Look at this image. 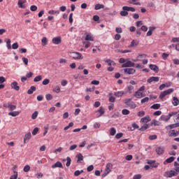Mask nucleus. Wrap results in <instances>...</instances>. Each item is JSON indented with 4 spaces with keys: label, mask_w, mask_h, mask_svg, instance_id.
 Returning a JSON list of instances; mask_svg holds the SVG:
<instances>
[{
    "label": "nucleus",
    "mask_w": 179,
    "mask_h": 179,
    "mask_svg": "<svg viewBox=\"0 0 179 179\" xmlns=\"http://www.w3.org/2000/svg\"><path fill=\"white\" fill-rule=\"evenodd\" d=\"M150 121V116H145L141 119V122H142L143 124V127H141L139 129V131H146L149 128V124H148V122Z\"/></svg>",
    "instance_id": "obj_1"
},
{
    "label": "nucleus",
    "mask_w": 179,
    "mask_h": 179,
    "mask_svg": "<svg viewBox=\"0 0 179 179\" xmlns=\"http://www.w3.org/2000/svg\"><path fill=\"white\" fill-rule=\"evenodd\" d=\"M177 114H178V112L173 111V112L169 113L168 115H161L159 120L164 121V122H169L171 117H174V115H177Z\"/></svg>",
    "instance_id": "obj_2"
},
{
    "label": "nucleus",
    "mask_w": 179,
    "mask_h": 179,
    "mask_svg": "<svg viewBox=\"0 0 179 179\" xmlns=\"http://www.w3.org/2000/svg\"><path fill=\"white\" fill-rule=\"evenodd\" d=\"M71 58L73 59H83V55L78 52H70Z\"/></svg>",
    "instance_id": "obj_3"
},
{
    "label": "nucleus",
    "mask_w": 179,
    "mask_h": 179,
    "mask_svg": "<svg viewBox=\"0 0 179 179\" xmlns=\"http://www.w3.org/2000/svg\"><path fill=\"white\" fill-rule=\"evenodd\" d=\"M124 104L129 107H131V108H136V104L132 101V99H124Z\"/></svg>",
    "instance_id": "obj_4"
},
{
    "label": "nucleus",
    "mask_w": 179,
    "mask_h": 179,
    "mask_svg": "<svg viewBox=\"0 0 179 179\" xmlns=\"http://www.w3.org/2000/svg\"><path fill=\"white\" fill-rule=\"evenodd\" d=\"M177 174L178 173L176 172V171L171 170L164 173V177L166 178H171V177H176Z\"/></svg>",
    "instance_id": "obj_5"
},
{
    "label": "nucleus",
    "mask_w": 179,
    "mask_h": 179,
    "mask_svg": "<svg viewBox=\"0 0 179 179\" xmlns=\"http://www.w3.org/2000/svg\"><path fill=\"white\" fill-rule=\"evenodd\" d=\"M165 150L166 148H164V146H157L155 149V152L159 156H162V155H164Z\"/></svg>",
    "instance_id": "obj_6"
},
{
    "label": "nucleus",
    "mask_w": 179,
    "mask_h": 179,
    "mask_svg": "<svg viewBox=\"0 0 179 179\" xmlns=\"http://www.w3.org/2000/svg\"><path fill=\"white\" fill-rule=\"evenodd\" d=\"M147 163L152 167V169H157L159 167V163H157L156 161L148 159Z\"/></svg>",
    "instance_id": "obj_7"
},
{
    "label": "nucleus",
    "mask_w": 179,
    "mask_h": 179,
    "mask_svg": "<svg viewBox=\"0 0 179 179\" xmlns=\"http://www.w3.org/2000/svg\"><path fill=\"white\" fill-rule=\"evenodd\" d=\"M135 66V63L126 60V62L122 65V68H131L132 66Z\"/></svg>",
    "instance_id": "obj_8"
},
{
    "label": "nucleus",
    "mask_w": 179,
    "mask_h": 179,
    "mask_svg": "<svg viewBox=\"0 0 179 179\" xmlns=\"http://www.w3.org/2000/svg\"><path fill=\"white\" fill-rule=\"evenodd\" d=\"M111 169H113V164L111 163L107 164L106 168V173L103 174V177H106L107 174H109L111 172Z\"/></svg>",
    "instance_id": "obj_9"
},
{
    "label": "nucleus",
    "mask_w": 179,
    "mask_h": 179,
    "mask_svg": "<svg viewBox=\"0 0 179 179\" xmlns=\"http://www.w3.org/2000/svg\"><path fill=\"white\" fill-rule=\"evenodd\" d=\"M11 89L19 92L20 90V87L18 85L17 81H14L10 84Z\"/></svg>",
    "instance_id": "obj_10"
},
{
    "label": "nucleus",
    "mask_w": 179,
    "mask_h": 179,
    "mask_svg": "<svg viewBox=\"0 0 179 179\" xmlns=\"http://www.w3.org/2000/svg\"><path fill=\"white\" fill-rule=\"evenodd\" d=\"M85 35V41H94V37L92 34L86 32Z\"/></svg>",
    "instance_id": "obj_11"
},
{
    "label": "nucleus",
    "mask_w": 179,
    "mask_h": 179,
    "mask_svg": "<svg viewBox=\"0 0 179 179\" xmlns=\"http://www.w3.org/2000/svg\"><path fill=\"white\" fill-rule=\"evenodd\" d=\"M124 72L127 75H134V73H135L136 71L134 69L129 68V69H124Z\"/></svg>",
    "instance_id": "obj_12"
},
{
    "label": "nucleus",
    "mask_w": 179,
    "mask_h": 179,
    "mask_svg": "<svg viewBox=\"0 0 179 179\" xmlns=\"http://www.w3.org/2000/svg\"><path fill=\"white\" fill-rule=\"evenodd\" d=\"M134 97H136V99H141L142 97H145V94L141 91H136L134 94Z\"/></svg>",
    "instance_id": "obj_13"
},
{
    "label": "nucleus",
    "mask_w": 179,
    "mask_h": 179,
    "mask_svg": "<svg viewBox=\"0 0 179 179\" xmlns=\"http://www.w3.org/2000/svg\"><path fill=\"white\" fill-rule=\"evenodd\" d=\"M160 78L159 77H150L147 80L148 83H152V82H159Z\"/></svg>",
    "instance_id": "obj_14"
},
{
    "label": "nucleus",
    "mask_w": 179,
    "mask_h": 179,
    "mask_svg": "<svg viewBox=\"0 0 179 179\" xmlns=\"http://www.w3.org/2000/svg\"><path fill=\"white\" fill-rule=\"evenodd\" d=\"M52 42L53 43V44H56V45L61 44L62 43L61 37L58 36V37L53 38L52 40Z\"/></svg>",
    "instance_id": "obj_15"
},
{
    "label": "nucleus",
    "mask_w": 179,
    "mask_h": 179,
    "mask_svg": "<svg viewBox=\"0 0 179 179\" xmlns=\"http://www.w3.org/2000/svg\"><path fill=\"white\" fill-rule=\"evenodd\" d=\"M149 68L150 69H151V71H154L155 73H157L159 72V67L155 64H150Z\"/></svg>",
    "instance_id": "obj_16"
},
{
    "label": "nucleus",
    "mask_w": 179,
    "mask_h": 179,
    "mask_svg": "<svg viewBox=\"0 0 179 179\" xmlns=\"http://www.w3.org/2000/svg\"><path fill=\"white\" fill-rule=\"evenodd\" d=\"M57 167L59 169H64V166L60 162H57L55 164L52 165V169H57Z\"/></svg>",
    "instance_id": "obj_17"
},
{
    "label": "nucleus",
    "mask_w": 179,
    "mask_h": 179,
    "mask_svg": "<svg viewBox=\"0 0 179 179\" xmlns=\"http://www.w3.org/2000/svg\"><path fill=\"white\" fill-rule=\"evenodd\" d=\"M31 139V133L29 132L24 135V143H27V141Z\"/></svg>",
    "instance_id": "obj_18"
},
{
    "label": "nucleus",
    "mask_w": 179,
    "mask_h": 179,
    "mask_svg": "<svg viewBox=\"0 0 179 179\" xmlns=\"http://www.w3.org/2000/svg\"><path fill=\"white\" fill-rule=\"evenodd\" d=\"M122 10H126L127 12H135V8L124 6L122 7Z\"/></svg>",
    "instance_id": "obj_19"
},
{
    "label": "nucleus",
    "mask_w": 179,
    "mask_h": 179,
    "mask_svg": "<svg viewBox=\"0 0 179 179\" xmlns=\"http://www.w3.org/2000/svg\"><path fill=\"white\" fill-rule=\"evenodd\" d=\"M178 127H179V123L169 124L166 127V129H167V131H169L170 129H173V128H177Z\"/></svg>",
    "instance_id": "obj_20"
},
{
    "label": "nucleus",
    "mask_w": 179,
    "mask_h": 179,
    "mask_svg": "<svg viewBox=\"0 0 179 179\" xmlns=\"http://www.w3.org/2000/svg\"><path fill=\"white\" fill-rule=\"evenodd\" d=\"M98 113H99V115H98L96 117L99 118L101 117L106 113V110H104V108L103 106H101L99 109L98 110Z\"/></svg>",
    "instance_id": "obj_21"
},
{
    "label": "nucleus",
    "mask_w": 179,
    "mask_h": 179,
    "mask_svg": "<svg viewBox=\"0 0 179 179\" xmlns=\"http://www.w3.org/2000/svg\"><path fill=\"white\" fill-rule=\"evenodd\" d=\"M23 3H26V0H18L17 5L19 8H21L22 9H24V5Z\"/></svg>",
    "instance_id": "obj_22"
},
{
    "label": "nucleus",
    "mask_w": 179,
    "mask_h": 179,
    "mask_svg": "<svg viewBox=\"0 0 179 179\" xmlns=\"http://www.w3.org/2000/svg\"><path fill=\"white\" fill-rule=\"evenodd\" d=\"M94 9H95V10H99L100 9H104V5L97 3V4L95 5Z\"/></svg>",
    "instance_id": "obj_23"
},
{
    "label": "nucleus",
    "mask_w": 179,
    "mask_h": 179,
    "mask_svg": "<svg viewBox=\"0 0 179 179\" xmlns=\"http://www.w3.org/2000/svg\"><path fill=\"white\" fill-rule=\"evenodd\" d=\"M124 94L125 93L122 91H118L114 93V96H115L116 97H122V96H124Z\"/></svg>",
    "instance_id": "obj_24"
},
{
    "label": "nucleus",
    "mask_w": 179,
    "mask_h": 179,
    "mask_svg": "<svg viewBox=\"0 0 179 179\" xmlns=\"http://www.w3.org/2000/svg\"><path fill=\"white\" fill-rule=\"evenodd\" d=\"M169 136H178V131H176V130H171L169 134Z\"/></svg>",
    "instance_id": "obj_25"
},
{
    "label": "nucleus",
    "mask_w": 179,
    "mask_h": 179,
    "mask_svg": "<svg viewBox=\"0 0 179 179\" xmlns=\"http://www.w3.org/2000/svg\"><path fill=\"white\" fill-rule=\"evenodd\" d=\"M172 104H173V106H178V104H179L178 98H177L176 96H173V97Z\"/></svg>",
    "instance_id": "obj_26"
},
{
    "label": "nucleus",
    "mask_w": 179,
    "mask_h": 179,
    "mask_svg": "<svg viewBox=\"0 0 179 179\" xmlns=\"http://www.w3.org/2000/svg\"><path fill=\"white\" fill-rule=\"evenodd\" d=\"M161 107L160 103H155L150 106L152 110H159Z\"/></svg>",
    "instance_id": "obj_27"
},
{
    "label": "nucleus",
    "mask_w": 179,
    "mask_h": 179,
    "mask_svg": "<svg viewBox=\"0 0 179 179\" xmlns=\"http://www.w3.org/2000/svg\"><path fill=\"white\" fill-rule=\"evenodd\" d=\"M117 134V130L115 129V127H111L110 129V136H114Z\"/></svg>",
    "instance_id": "obj_28"
},
{
    "label": "nucleus",
    "mask_w": 179,
    "mask_h": 179,
    "mask_svg": "<svg viewBox=\"0 0 179 179\" xmlns=\"http://www.w3.org/2000/svg\"><path fill=\"white\" fill-rule=\"evenodd\" d=\"M36 92V87L31 86L29 90H28L27 93L28 94H33Z\"/></svg>",
    "instance_id": "obj_29"
},
{
    "label": "nucleus",
    "mask_w": 179,
    "mask_h": 179,
    "mask_svg": "<svg viewBox=\"0 0 179 179\" xmlns=\"http://www.w3.org/2000/svg\"><path fill=\"white\" fill-rule=\"evenodd\" d=\"M20 113L19 111H13L8 113V115H11V117H17Z\"/></svg>",
    "instance_id": "obj_30"
},
{
    "label": "nucleus",
    "mask_w": 179,
    "mask_h": 179,
    "mask_svg": "<svg viewBox=\"0 0 179 179\" xmlns=\"http://www.w3.org/2000/svg\"><path fill=\"white\" fill-rule=\"evenodd\" d=\"M41 43H42V45L44 47L45 45H47V44H48V40L47 39L46 37H43L41 39Z\"/></svg>",
    "instance_id": "obj_31"
},
{
    "label": "nucleus",
    "mask_w": 179,
    "mask_h": 179,
    "mask_svg": "<svg viewBox=\"0 0 179 179\" xmlns=\"http://www.w3.org/2000/svg\"><path fill=\"white\" fill-rule=\"evenodd\" d=\"M105 62H106L109 66H114L115 65V62H114V61H112L111 59H106L105 61Z\"/></svg>",
    "instance_id": "obj_32"
},
{
    "label": "nucleus",
    "mask_w": 179,
    "mask_h": 179,
    "mask_svg": "<svg viewBox=\"0 0 179 179\" xmlns=\"http://www.w3.org/2000/svg\"><path fill=\"white\" fill-rule=\"evenodd\" d=\"M48 13L49 15H59V10H50Z\"/></svg>",
    "instance_id": "obj_33"
},
{
    "label": "nucleus",
    "mask_w": 179,
    "mask_h": 179,
    "mask_svg": "<svg viewBox=\"0 0 179 179\" xmlns=\"http://www.w3.org/2000/svg\"><path fill=\"white\" fill-rule=\"evenodd\" d=\"M41 80H43V76H37L34 78V82H40Z\"/></svg>",
    "instance_id": "obj_34"
},
{
    "label": "nucleus",
    "mask_w": 179,
    "mask_h": 179,
    "mask_svg": "<svg viewBox=\"0 0 179 179\" xmlns=\"http://www.w3.org/2000/svg\"><path fill=\"white\" fill-rule=\"evenodd\" d=\"M151 125H155V127H159V125H160V122L156 120H154L152 121Z\"/></svg>",
    "instance_id": "obj_35"
},
{
    "label": "nucleus",
    "mask_w": 179,
    "mask_h": 179,
    "mask_svg": "<svg viewBox=\"0 0 179 179\" xmlns=\"http://www.w3.org/2000/svg\"><path fill=\"white\" fill-rule=\"evenodd\" d=\"M148 139L150 141H155V140L157 139V135H156V134L150 135V136H149Z\"/></svg>",
    "instance_id": "obj_36"
},
{
    "label": "nucleus",
    "mask_w": 179,
    "mask_h": 179,
    "mask_svg": "<svg viewBox=\"0 0 179 179\" xmlns=\"http://www.w3.org/2000/svg\"><path fill=\"white\" fill-rule=\"evenodd\" d=\"M76 157L78 159V163H79V162H82V160H83V155H82L80 153L76 155Z\"/></svg>",
    "instance_id": "obj_37"
},
{
    "label": "nucleus",
    "mask_w": 179,
    "mask_h": 179,
    "mask_svg": "<svg viewBox=\"0 0 179 179\" xmlns=\"http://www.w3.org/2000/svg\"><path fill=\"white\" fill-rule=\"evenodd\" d=\"M176 158L174 157H169V158H167L166 159V163H173V162H174V159H175Z\"/></svg>",
    "instance_id": "obj_38"
},
{
    "label": "nucleus",
    "mask_w": 179,
    "mask_h": 179,
    "mask_svg": "<svg viewBox=\"0 0 179 179\" xmlns=\"http://www.w3.org/2000/svg\"><path fill=\"white\" fill-rule=\"evenodd\" d=\"M66 161H67V162L66 163V167H69V166H71V162H72V160L71 159V157H67Z\"/></svg>",
    "instance_id": "obj_39"
},
{
    "label": "nucleus",
    "mask_w": 179,
    "mask_h": 179,
    "mask_svg": "<svg viewBox=\"0 0 179 179\" xmlns=\"http://www.w3.org/2000/svg\"><path fill=\"white\" fill-rule=\"evenodd\" d=\"M6 47H7L8 50H10L12 48V45H10V39H7Z\"/></svg>",
    "instance_id": "obj_40"
},
{
    "label": "nucleus",
    "mask_w": 179,
    "mask_h": 179,
    "mask_svg": "<svg viewBox=\"0 0 179 179\" xmlns=\"http://www.w3.org/2000/svg\"><path fill=\"white\" fill-rule=\"evenodd\" d=\"M13 175H12L10 178V179H17V171H14Z\"/></svg>",
    "instance_id": "obj_41"
},
{
    "label": "nucleus",
    "mask_w": 179,
    "mask_h": 179,
    "mask_svg": "<svg viewBox=\"0 0 179 179\" xmlns=\"http://www.w3.org/2000/svg\"><path fill=\"white\" fill-rule=\"evenodd\" d=\"M129 110L128 109H123L122 110V114H123V115H129Z\"/></svg>",
    "instance_id": "obj_42"
},
{
    "label": "nucleus",
    "mask_w": 179,
    "mask_h": 179,
    "mask_svg": "<svg viewBox=\"0 0 179 179\" xmlns=\"http://www.w3.org/2000/svg\"><path fill=\"white\" fill-rule=\"evenodd\" d=\"M128 2L129 3H133V5H137L141 6V2H136V0H131V1H129ZM134 2H136V3H134Z\"/></svg>",
    "instance_id": "obj_43"
},
{
    "label": "nucleus",
    "mask_w": 179,
    "mask_h": 179,
    "mask_svg": "<svg viewBox=\"0 0 179 179\" xmlns=\"http://www.w3.org/2000/svg\"><path fill=\"white\" fill-rule=\"evenodd\" d=\"M138 42L135 41V40H133L131 42V44L129 45V47H136V45H138Z\"/></svg>",
    "instance_id": "obj_44"
},
{
    "label": "nucleus",
    "mask_w": 179,
    "mask_h": 179,
    "mask_svg": "<svg viewBox=\"0 0 179 179\" xmlns=\"http://www.w3.org/2000/svg\"><path fill=\"white\" fill-rule=\"evenodd\" d=\"M23 171H24V173H29V171H30V166L26 165L24 167Z\"/></svg>",
    "instance_id": "obj_45"
},
{
    "label": "nucleus",
    "mask_w": 179,
    "mask_h": 179,
    "mask_svg": "<svg viewBox=\"0 0 179 179\" xmlns=\"http://www.w3.org/2000/svg\"><path fill=\"white\" fill-rule=\"evenodd\" d=\"M53 92H55V93H59V92H61V88L59 87V86H56L53 89Z\"/></svg>",
    "instance_id": "obj_46"
},
{
    "label": "nucleus",
    "mask_w": 179,
    "mask_h": 179,
    "mask_svg": "<svg viewBox=\"0 0 179 179\" xmlns=\"http://www.w3.org/2000/svg\"><path fill=\"white\" fill-rule=\"evenodd\" d=\"M49 83H50V79H48V78L43 80V81L42 82V84L44 86H47V85H48Z\"/></svg>",
    "instance_id": "obj_47"
},
{
    "label": "nucleus",
    "mask_w": 179,
    "mask_h": 179,
    "mask_svg": "<svg viewBox=\"0 0 179 179\" xmlns=\"http://www.w3.org/2000/svg\"><path fill=\"white\" fill-rule=\"evenodd\" d=\"M38 115V111H35V112L32 114V115H31L32 120H36V118H37Z\"/></svg>",
    "instance_id": "obj_48"
},
{
    "label": "nucleus",
    "mask_w": 179,
    "mask_h": 179,
    "mask_svg": "<svg viewBox=\"0 0 179 179\" xmlns=\"http://www.w3.org/2000/svg\"><path fill=\"white\" fill-rule=\"evenodd\" d=\"M173 92H174L173 88H171V89L167 90H165V93L166 94V96L168 94H171V93H173Z\"/></svg>",
    "instance_id": "obj_49"
},
{
    "label": "nucleus",
    "mask_w": 179,
    "mask_h": 179,
    "mask_svg": "<svg viewBox=\"0 0 179 179\" xmlns=\"http://www.w3.org/2000/svg\"><path fill=\"white\" fill-rule=\"evenodd\" d=\"M127 90H128L129 94H131L132 93V91L134 90V86H132V85H129V86L127 87Z\"/></svg>",
    "instance_id": "obj_50"
},
{
    "label": "nucleus",
    "mask_w": 179,
    "mask_h": 179,
    "mask_svg": "<svg viewBox=\"0 0 179 179\" xmlns=\"http://www.w3.org/2000/svg\"><path fill=\"white\" fill-rule=\"evenodd\" d=\"M39 129L38 127H35L34 130L32 131V135L34 136L36 134H38Z\"/></svg>",
    "instance_id": "obj_51"
},
{
    "label": "nucleus",
    "mask_w": 179,
    "mask_h": 179,
    "mask_svg": "<svg viewBox=\"0 0 179 179\" xmlns=\"http://www.w3.org/2000/svg\"><path fill=\"white\" fill-rule=\"evenodd\" d=\"M13 50H17L19 48V44L17 43H15L12 45Z\"/></svg>",
    "instance_id": "obj_52"
},
{
    "label": "nucleus",
    "mask_w": 179,
    "mask_h": 179,
    "mask_svg": "<svg viewBox=\"0 0 179 179\" xmlns=\"http://www.w3.org/2000/svg\"><path fill=\"white\" fill-rule=\"evenodd\" d=\"M148 101H149V97H145L141 99V103L143 104L145 103H148Z\"/></svg>",
    "instance_id": "obj_53"
},
{
    "label": "nucleus",
    "mask_w": 179,
    "mask_h": 179,
    "mask_svg": "<svg viewBox=\"0 0 179 179\" xmlns=\"http://www.w3.org/2000/svg\"><path fill=\"white\" fill-rule=\"evenodd\" d=\"M22 60L23 61L24 65H29V59L22 57Z\"/></svg>",
    "instance_id": "obj_54"
},
{
    "label": "nucleus",
    "mask_w": 179,
    "mask_h": 179,
    "mask_svg": "<svg viewBox=\"0 0 179 179\" xmlns=\"http://www.w3.org/2000/svg\"><path fill=\"white\" fill-rule=\"evenodd\" d=\"M166 96H167V94H166V91H164L163 92H162L159 95V99H164V97H166Z\"/></svg>",
    "instance_id": "obj_55"
},
{
    "label": "nucleus",
    "mask_w": 179,
    "mask_h": 179,
    "mask_svg": "<svg viewBox=\"0 0 179 179\" xmlns=\"http://www.w3.org/2000/svg\"><path fill=\"white\" fill-rule=\"evenodd\" d=\"M122 136H124V134L118 133L116 134L115 138L116 139H120V138H122Z\"/></svg>",
    "instance_id": "obj_56"
},
{
    "label": "nucleus",
    "mask_w": 179,
    "mask_h": 179,
    "mask_svg": "<svg viewBox=\"0 0 179 179\" xmlns=\"http://www.w3.org/2000/svg\"><path fill=\"white\" fill-rule=\"evenodd\" d=\"M30 10H31V12H36V10H37V6H31L30 7Z\"/></svg>",
    "instance_id": "obj_57"
},
{
    "label": "nucleus",
    "mask_w": 179,
    "mask_h": 179,
    "mask_svg": "<svg viewBox=\"0 0 179 179\" xmlns=\"http://www.w3.org/2000/svg\"><path fill=\"white\" fill-rule=\"evenodd\" d=\"M175 115H176V116H175V117H174V121L177 124H179V113L178 115L176 114Z\"/></svg>",
    "instance_id": "obj_58"
},
{
    "label": "nucleus",
    "mask_w": 179,
    "mask_h": 179,
    "mask_svg": "<svg viewBox=\"0 0 179 179\" xmlns=\"http://www.w3.org/2000/svg\"><path fill=\"white\" fill-rule=\"evenodd\" d=\"M46 100H52V96L50 94H48L45 95Z\"/></svg>",
    "instance_id": "obj_59"
},
{
    "label": "nucleus",
    "mask_w": 179,
    "mask_h": 179,
    "mask_svg": "<svg viewBox=\"0 0 179 179\" xmlns=\"http://www.w3.org/2000/svg\"><path fill=\"white\" fill-rule=\"evenodd\" d=\"M66 62H68L66 59L62 58V59H59V64H66Z\"/></svg>",
    "instance_id": "obj_60"
},
{
    "label": "nucleus",
    "mask_w": 179,
    "mask_h": 179,
    "mask_svg": "<svg viewBox=\"0 0 179 179\" xmlns=\"http://www.w3.org/2000/svg\"><path fill=\"white\" fill-rule=\"evenodd\" d=\"M127 15H129V13L127 12V10H122L120 12V15L121 16H127Z\"/></svg>",
    "instance_id": "obj_61"
},
{
    "label": "nucleus",
    "mask_w": 179,
    "mask_h": 179,
    "mask_svg": "<svg viewBox=\"0 0 179 179\" xmlns=\"http://www.w3.org/2000/svg\"><path fill=\"white\" fill-rule=\"evenodd\" d=\"M145 115V111L141 110L138 112V117H143Z\"/></svg>",
    "instance_id": "obj_62"
},
{
    "label": "nucleus",
    "mask_w": 179,
    "mask_h": 179,
    "mask_svg": "<svg viewBox=\"0 0 179 179\" xmlns=\"http://www.w3.org/2000/svg\"><path fill=\"white\" fill-rule=\"evenodd\" d=\"M141 178H142V175L141 174H137V175H135L133 177V179H141Z\"/></svg>",
    "instance_id": "obj_63"
},
{
    "label": "nucleus",
    "mask_w": 179,
    "mask_h": 179,
    "mask_svg": "<svg viewBox=\"0 0 179 179\" xmlns=\"http://www.w3.org/2000/svg\"><path fill=\"white\" fill-rule=\"evenodd\" d=\"M173 62L175 65H179V59H173Z\"/></svg>",
    "instance_id": "obj_64"
}]
</instances>
